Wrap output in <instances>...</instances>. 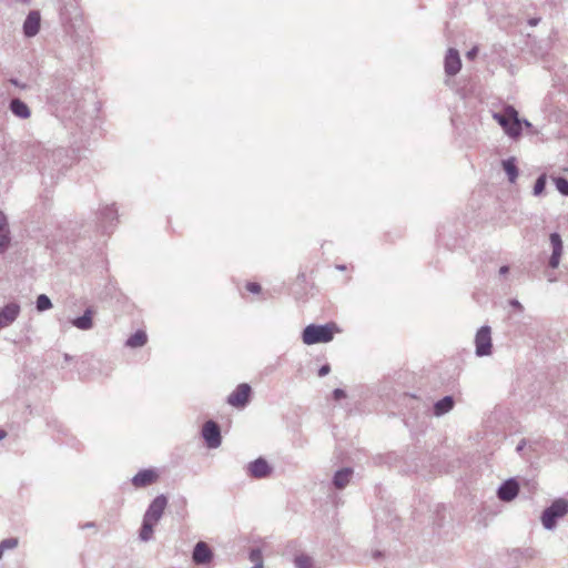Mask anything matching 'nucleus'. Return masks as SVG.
Here are the masks:
<instances>
[{"label":"nucleus","instance_id":"1","mask_svg":"<svg viewBox=\"0 0 568 568\" xmlns=\"http://www.w3.org/2000/svg\"><path fill=\"white\" fill-rule=\"evenodd\" d=\"M338 332L339 328L335 323H327L325 325L311 324L304 328L302 339L306 345L327 343L331 342Z\"/></svg>","mask_w":568,"mask_h":568},{"label":"nucleus","instance_id":"2","mask_svg":"<svg viewBox=\"0 0 568 568\" xmlns=\"http://www.w3.org/2000/svg\"><path fill=\"white\" fill-rule=\"evenodd\" d=\"M494 119L503 126L509 136L518 138L520 135L521 122L518 119V113L514 108H506L503 114L495 113Z\"/></svg>","mask_w":568,"mask_h":568},{"label":"nucleus","instance_id":"3","mask_svg":"<svg viewBox=\"0 0 568 568\" xmlns=\"http://www.w3.org/2000/svg\"><path fill=\"white\" fill-rule=\"evenodd\" d=\"M568 513V501L565 499L555 500L541 516V523L547 529L556 525V519L564 517Z\"/></svg>","mask_w":568,"mask_h":568},{"label":"nucleus","instance_id":"4","mask_svg":"<svg viewBox=\"0 0 568 568\" xmlns=\"http://www.w3.org/2000/svg\"><path fill=\"white\" fill-rule=\"evenodd\" d=\"M251 386L246 383L240 384L227 397V403L236 408L244 407L251 397Z\"/></svg>","mask_w":568,"mask_h":568},{"label":"nucleus","instance_id":"5","mask_svg":"<svg viewBox=\"0 0 568 568\" xmlns=\"http://www.w3.org/2000/svg\"><path fill=\"white\" fill-rule=\"evenodd\" d=\"M202 435L210 448H216L221 445V432L215 422H206L203 425Z\"/></svg>","mask_w":568,"mask_h":568},{"label":"nucleus","instance_id":"6","mask_svg":"<svg viewBox=\"0 0 568 568\" xmlns=\"http://www.w3.org/2000/svg\"><path fill=\"white\" fill-rule=\"evenodd\" d=\"M159 478L160 475L158 470L153 468L142 469L132 478V485L135 488H144L155 484L159 480Z\"/></svg>","mask_w":568,"mask_h":568},{"label":"nucleus","instance_id":"7","mask_svg":"<svg viewBox=\"0 0 568 568\" xmlns=\"http://www.w3.org/2000/svg\"><path fill=\"white\" fill-rule=\"evenodd\" d=\"M491 348L490 328L481 327L476 335V353L479 356L488 355Z\"/></svg>","mask_w":568,"mask_h":568},{"label":"nucleus","instance_id":"8","mask_svg":"<svg viewBox=\"0 0 568 568\" xmlns=\"http://www.w3.org/2000/svg\"><path fill=\"white\" fill-rule=\"evenodd\" d=\"M168 499L165 496H158L149 506L144 517L153 521H159L164 509L166 508Z\"/></svg>","mask_w":568,"mask_h":568},{"label":"nucleus","instance_id":"9","mask_svg":"<svg viewBox=\"0 0 568 568\" xmlns=\"http://www.w3.org/2000/svg\"><path fill=\"white\" fill-rule=\"evenodd\" d=\"M20 307L16 303H10L0 310V328L10 325L18 317Z\"/></svg>","mask_w":568,"mask_h":568},{"label":"nucleus","instance_id":"10","mask_svg":"<svg viewBox=\"0 0 568 568\" xmlns=\"http://www.w3.org/2000/svg\"><path fill=\"white\" fill-rule=\"evenodd\" d=\"M193 561L197 565L207 564L212 560L213 554L209 545L204 541H199L193 551Z\"/></svg>","mask_w":568,"mask_h":568},{"label":"nucleus","instance_id":"11","mask_svg":"<svg viewBox=\"0 0 568 568\" xmlns=\"http://www.w3.org/2000/svg\"><path fill=\"white\" fill-rule=\"evenodd\" d=\"M462 68L460 58L458 51L449 49L445 57V71L449 75H455Z\"/></svg>","mask_w":568,"mask_h":568},{"label":"nucleus","instance_id":"12","mask_svg":"<svg viewBox=\"0 0 568 568\" xmlns=\"http://www.w3.org/2000/svg\"><path fill=\"white\" fill-rule=\"evenodd\" d=\"M550 243L552 246V254L549 260V265L550 267L556 268L560 263V257L562 254V242L560 235L557 233L550 234Z\"/></svg>","mask_w":568,"mask_h":568},{"label":"nucleus","instance_id":"13","mask_svg":"<svg viewBox=\"0 0 568 568\" xmlns=\"http://www.w3.org/2000/svg\"><path fill=\"white\" fill-rule=\"evenodd\" d=\"M519 491V486L516 480L509 479L501 485L498 490V497L504 501L513 500Z\"/></svg>","mask_w":568,"mask_h":568},{"label":"nucleus","instance_id":"14","mask_svg":"<svg viewBox=\"0 0 568 568\" xmlns=\"http://www.w3.org/2000/svg\"><path fill=\"white\" fill-rule=\"evenodd\" d=\"M40 29V14L37 11H32L28 14L24 24L23 31L27 37H33L38 33Z\"/></svg>","mask_w":568,"mask_h":568},{"label":"nucleus","instance_id":"15","mask_svg":"<svg viewBox=\"0 0 568 568\" xmlns=\"http://www.w3.org/2000/svg\"><path fill=\"white\" fill-rule=\"evenodd\" d=\"M248 471L250 475L254 478H263L270 474L271 468L266 460L258 458L250 464Z\"/></svg>","mask_w":568,"mask_h":568},{"label":"nucleus","instance_id":"16","mask_svg":"<svg viewBox=\"0 0 568 568\" xmlns=\"http://www.w3.org/2000/svg\"><path fill=\"white\" fill-rule=\"evenodd\" d=\"M10 243L9 226L6 215L0 212V252H3Z\"/></svg>","mask_w":568,"mask_h":568},{"label":"nucleus","instance_id":"17","mask_svg":"<svg viewBox=\"0 0 568 568\" xmlns=\"http://www.w3.org/2000/svg\"><path fill=\"white\" fill-rule=\"evenodd\" d=\"M93 314L91 308H88L81 317L72 321V324L79 329H90L93 326Z\"/></svg>","mask_w":568,"mask_h":568},{"label":"nucleus","instance_id":"18","mask_svg":"<svg viewBox=\"0 0 568 568\" xmlns=\"http://www.w3.org/2000/svg\"><path fill=\"white\" fill-rule=\"evenodd\" d=\"M10 109L19 118L27 119L30 116V110L28 105L19 99L11 101Z\"/></svg>","mask_w":568,"mask_h":568},{"label":"nucleus","instance_id":"19","mask_svg":"<svg viewBox=\"0 0 568 568\" xmlns=\"http://www.w3.org/2000/svg\"><path fill=\"white\" fill-rule=\"evenodd\" d=\"M453 407H454L453 397L446 396L435 404L434 412H435V415L440 416V415L449 412Z\"/></svg>","mask_w":568,"mask_h":568},{"label":"nucleus","instance_id":"20","mask_svg":"<svg viewBox=\"0 0 568 568\" xmlns=\"http://www.w3.org/2000/svg\"><path fill=\"white\" fill-rule=\"evenodd\" d=\"M352 470L348 468L338 470L334 476V485L337 488H344L351 480Z\"/></svg>","mask_w":568,"mask_h":568},{"label":"nucleus","instance_id":"21","mask_svg":"<svg viewBox=\"0 0 568 568\" xmlns=\"http://www.w3.org/2000/svg\"><path fill=\"white\" fill-rule=\"evenodd\" d=\"M503 168L507 173L509 181L514 183L518 176V170L515 163V159L511 158L503 161Z\"/></svg>","mask_w":568,"mask_h":568},{"label":"nucleus","instance_id":"22","mask_svg":"<svg viewBox=\"0 0 568 568\" xmlns=\"http://www.w3.org/2000/svg\"><path fill=\"white\" fill-rule=\"evenodd\" d=\"M156 524V521H153L144 517L143 525L140 531V538L144 541L149 540L153 535V528Z\"/></svg>","mask_w":568,"mask_h":568},{"label":"nucleus","instance_id":"23","mask_svg":"<svg viewBox=\"0 0 568 568\" xmlns=\"http://www.w3.org/2000/svg\"><path fill=\"white\" fill-rule=\"evenodd\" d=\"M146 341L148 336L145 332L138 331L128 339L126 345L130 347H141L146 343Z\"/></svg>","mask_w":568,"mask_h":568},{"label":"nucleus","instance_id":"24","mask_svg":"<svg viewBox=\"0 0 568 568\" xmlns=\"http://www.w3.org/2000/svg\"><path fill=\"white\" fill-rule=\"evenodd\" d=\"M19 541L17 538H8L0 542V559L3 556V552L9 549H14L18 546Z\"/></svg>","mask_w":568,"mask_h":568},{"label":"nucleus","instance_id":"25","mask_svg":"<svg viewBox=\"0 0 568 568\" xmlns=\"http://www.w3.org/2000/svg\"><path fill=\"white\" fill-rule=\"evenodd\" d=\"M51 306H52L51 301L47 295L41 294L38 296L37 308L39 312L47 311V310L51 308Z\"/></svg>","mask_w":568,"mask_h":568},{"label":"nucleus","instance_id":"26","mask_svg":"<svg viewBox=\"0 0 568 568\" xmlns=\"http://www.w3.org/2000/svg\"><path fill=\"white\" fill-rule=\"evenodd\" d=\"M295 565L297 568H312V558L306 555H301L295 558Z\"/></svg>","mask_w":568,"mask_h":568},{"label":"nucleus","instance_id":"27","mask_svg":"<svg viewBox=\"0 0 568 568\" xmlns=\"http://www.w3.org/2000/svg\"><path fill=\"white\" fill-rule=\"evenodd\" d=\"M546 187V176L541 175L537 179L535 186H534V194L540 195Z\"/></svg>","mask_w":568,"mask_h":568},{"label":"nucleus","instance_id":"28","mask_svg":"<svg viewBox=\"0 0 568 568\" xmlns=\"http://www.w3.org/2000/svg\"><path fill=\"white\" fill-rule=\"evenodd\" d=\"M555 183H556V186H557V190L564 194V195H568V181L564 178H558L555 180Z\"/></svg>","mask_w":568,"mask_h":568},{"label":"nucleus","instance_id":"29","mask_svg":"<svg viewBox=\"0 0 568 568\" xmlns=\"http://www.w3.org/2000/svg\"><path fill=\"white\" fill-rule=\"evenodd\" d=\"M245 290L250 293H253V294H260L261 291H262V287L258 283L256 282H247L245 284Z\"/></svg>","mask_w":568,"mask_h":568},{"label":"nucleus","instance_id":"30","mask_svg":"<svg viewBox=\"0 0 568 568\" xmlns=\"http://www.w3.org/2000/svg\"><path fill=\"white\" fill-rule=\"evenodd\" d=\"M250 559L255 565H263L262 564V551L260 549H253L250 554Z\"/></svg>","mask_w":568,"mask_h":568},{"label":"nucleus","instance_id":"31","mask_svg":"<svg viewBox=\"0 0 568 568\" xmlns=\"http://www.w3.org/2000/svg\"><path fill=\"white\" fill-rule=\"evenodd\" d=\"M333 397H334L335 400H339L342 398H345L346 394H345V392L343 389L336 388L333 392Z\"/></svg>","mask_w":568,"mask_h":568},{"label":"nucleus","instance_id":"32","mask_svg":"<svg viewBox=\"0 0 568 568\" xmlns=\"http://www.w3.org/2000/svg\"><path fill=\"white\" fill-rule=\"evenodd\" d=\"M329 371H331L329 365H323V366L320 368V371H318V376H321V377H322V376H325V375H327V374L329 373Z\"/></svg>","mask_w":568,"mask_h":568},{"label":"nucleus","instance_id":"33","mask_svg":"<svg viewBox=\"0 0 568 568\" xmlns=\"http://www.w3.org/2000/svg\"><path fill=\"white\" fill-rule=\"evenodd\" d=\"M478 53L477 48H473L470 51L467 52L466 57L470 60L475 59Z\"/></svg>","mask_w":568,"mask_h":568},{"label":"nucleus","instance_id":"34","mask_svg":"<svg viewBox=\"0 0 568 568\" xmlns=\"http://www.w3.org/2000/svg\"><path fill=\"white\" fill-rule=\"evenodd\" d=\"M508 266H501L500 270H499V273L500 274H506L508 272Z\"/></svg>","mask_w":568,"mask_h":568},{"label":"nucleus","instance_id":"35","mask_svg":"<svg viewBox=\"0 0 568 568\" xmlns=\"http://www.w3.org/2000/svg\"><path fill=\"white\" fill-rule=\"evenodd\" d=\"M7 436V433L0 429V439H3Z\"/></svg>","mask_w":568,"mask_h":568},{"label":"nucleus","instance_id":"36","mask_svg":"<svg viewBox=\"0 0 568 568\" xmlns=\"http://www.w3.org/2000/svg\"><path fill=\"white\" fill-rule=\"evenodd\" d=\"M537 22H538V20H531V21H530V24H531V26H536V24H537Z\"/></svg>","mask_w":568,"mask_h":568},{"label":"nucleus","instance_id":"37","mask_svg":"<svg viewBox=\"0 0 568 568\" xmlns=\"http://www.w3.org/2000/svg\"><path fill=\"white\" fill-rule=\"evenodd\" d=\"M253 568H263V565H255Z\"/></svg>","mask_w":568,"mask_h":568}]
</instances>
